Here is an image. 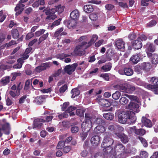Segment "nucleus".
I'll use <instances>...</instances> for the list:
<instances>
[{"instance_id": "obj_35", "label": "nucleus", "mask_w": 158, "mask_h": 158, "mask_svg": "<svg viewBox=\"0 0 158 158\" xmlns=\"http://www.w3.org/2000/svg\"><path fill=\"white\" fill-rule=\"evenodd\" d=\"M135 89V88L133 85L127 84L126 93H132Z\"/></svg>"}, {"instance_id": "obj_21", "label": "nucleus", "mask_w": 158, "mask_h": 158, "mask_svg": "<svg viewBox=\"0 0 158 158\" xmlns=\"http://www.w3.org/2000/svg\"><path fill=\"white\" fill-rule=\"evenodd\" d=\"M115 45L118 49H122L123 50L125 47V43L122 39L117 40L115 42Z\"/></svg>"}, {"instance_id": "obj_59", "label": "nucleus", "mask_w": 158, "mask_h": 158, "mask_svg": "<svg viewBox=\"0 0 158 158\" xmlns=\"http://www.w3.org/2000/svg\"><path fill=\"white\" fill-rule=\"evenodd\" d=\"M10 127L9 124L8 123H6L3 124L2 126L1 129L3 131H5L6 130L8 129Z\"/></svg>"}, {"instance_id": "obj_43", "label": "nucleus", "mask_w": 158, "mask_h": 158, "mask_svg": "<svg viewBox=\"0 0 158 158\" xmlns=\"http://www.w3.org/2000/svg\"><path fill=\"white\" fill-rule=\"evenodd\" d=\"M10 81L9 77L7 76L5 78H3L1 80V84L3 85H5L8 83Z\"/></svg>"}, {"instance_id": "obj_51", "label": "nucleus", "mask_w": 158, "mask_h": 158, "mask_svg": "<svg viewBox=\"0 0 158 158\" xmlns=\"http://www.w3.org/2000/svg\"><path fill=\"white\" fill-rule=\"evenodd\" d=\"M100 77L102 78L105 81H109V75L107 73L102 74L100 75Z\"/></svg>"}, {"instance_id": "obj_37", "label": "nucleus", "mask_w": 158, "mask_h": 158, "mask_svg": "<svg viewBox=\"0 0 158 158\" xmlns=\"http://www.w3.org/2000/svg\"><path fill=\"white\" fill-rule=\"evenodd\" d=\"M32 79L31 80L29 79L26 81L25 85V89H28L30 87H31L33 89H34L32 84Z\"/></svg>"}, {"instance_id": "obj_52", "label": "nucleus", "mask_w": 158, "mask_h": 158, "mask_svg": "<svg viewBox=\"0 0 158 158\" xmlns=\"http://www.w3.org/2000/svg\"><path fill=\"white\" fill-rule=\"evenodd\" d=\"M76 107L75 106H71L69 107L67 109L65 110V113L66 114H68L69 112H72L73 110H76Z\"/></svg>"}, {"instance_id": "obj_29", "label": "nucleus", "mask_w": 158, "mask_h": 158, "mask_svg": "<svg viewBox=\"0 0 158 158\" xmlns=\"http://www.w3.org/2000/svg\"><path fill=\"white\" fill-rule=\"evenodd\" d=\"M151 67L149 63H143L142 64L141 68L147 71L151 68Z\"/></svg>"}, {"instance_id": "obj_56", "label": "nucleus", "mask_w": 158, "mask_h": 158, "mask_svg": "<svg viewBox=\"0 0 158 158\" xmlns=\"http://www.w3.org/2000/svg\"><path fill=\"white\" fill-rule=\"evenodd\" d=\"M156 23V22L154 20H152L147 24V26L149 27H152L155 25Z\"/></svg>"}, {"instance_id": "obj_46", "label": "nucleus", "mask_w": 158, "mask_h": 158, "mask_svg": "<svg viewBox=\"0 0 158 158\" xmlns=\"http://www.w3.org/2000/svg\"><path fill=\"white\" fill-rule=\"evenodd\" d=\"M69 56V55L65 54L64 53H61L57 54L56 56V57L60 60H63L65 58Z\"/></svg>"}, {"instance_id": "obj_30", "label": "nucleus", "mask_w": 158, "mask_h": 158, "mask_svg": "<svg viewBox=\"0 0 158 158\" xmlns=\"http://www.w3.org/2000/svg\"><path fill=\"white\" fill-rule=\"evenodd\" d=\"M103 117L105 118L108 120H111L114 118V115L112 113H108L104 114Z\"/></svg>"}, {"instance_id": "obj_5", "label": "nucleus", "mask_w": 158, "mask_h": 158, "mask_svg": "<svg viewBox=\"0 0 158 158\" xmlns=\"http://www.w3.org/2000/svg\"><path fill=\"white\" fill-rule=\"evenodd\" d=\"M85 118V122L82 123L81 127L83 129H86L87 131H89L92 127V117L89 114L86 113Z\"/></svg>"}, {"instance_id": "obj_55", "label": "nucleus", "mask_w": 158, "mask_h": 158, "mask_svg": "<svg viewBox=\"0 0 158 158\" xmlns=\"http://www.w3.org/2000/svg\"><path fill=\"white\" fill-rule=\"evenodd\" d=\"M147 39V37L144 35L142 34L140 35L138 38L137 39L141 42L143 41H145Z\"/></svg>"}, {"instance_id": "obj_61", "label": "nucleus", "mask_w": 158, "mask_h": 158, "mask_svg": "<svg viewBox=\"0 0 158 158\" xmlns=\"http://www.w3.org/2000/svg\"><path fill=\"white\" fill-rule=\"evenodd\" d=\"M71 130L72 133H77L79 130V128L77 126H74L71 127Z\"/></svg>"}, {"instance_id": "obj_16", "label": "nucleus", "mask_w": 158, "mask_h": 158, "mask_svg": "<svg viewBox=\"0 0 158 158\" xmlns=\"http://www.w3.org/2000/svg\"><path fill=\"white\" fill-rule=\"evenodd\" d=\"M99 104L103 107H108L111 105V103L108 99H97Z\"/></svg>"}, {"instance_id": "obj_23", "label": "nucleus", "mask_w": 158, "mask_h": 158, "mask_svg": "<svg viewBox=\"0 0 158 158\" xmlns=\"http://www.w3.org/2000/svg\"><path fill=\"white\" fill-rule=\"evenodd\" d=\"M118 136L123 143H126L128 142L129 139L127 136L124 134H119Z\"/></svg>"}, {"instance_id": "obj_7", "label": "nucleus", "mask_w": 158, "mask_h": 158, "mask_svg": "<svg viewBox=\"0 0 158 158\" xmlns=\"http://www.w3.org/2000/svg\"><path fill=\"white\" fill-rule=\"evenodd\" d=\"M125 147L124 146L123 144L120 143H117L114 147V150H113L114 152H116L117 154V157L118 158H120L119 156L123 154L122 153H119V152H122L125 149Z\"/></svg>"}, {"instance_id": "obj_33", "label": "nucleus", "mask_w": 158, "mask_h": 158, "mask_svg": "<svg viewBox=\"0 0 158 158\" xmlns=\"http://www.w3.org/2000/svg\"><path fill=\"white\" fill-rule=\"evenodd\" d=\"M84 10L86 13H90L93 10V8L91 5H86L84 6Z\"/></svg>"}, {"instance_id": "obj_49", "label": "nucleus", "mask_w": 158, "mask_h": 158, "mask_svg": "<svg viewBox=\"0 0 158 158\" xmlns=\"http://www.w3.org/2000/svg\"><path fill=\"white\" fill-rule=\"evenodd\" d=\"M140 156L142 158H147L148 156V154L146 151H142L140 152Z\"/></svg>"}, {"instance_id": "obj_63", "label": "nucleus", "mask_w": 158, "mask_h": 158, "mask_svg": "<svg viewBox=\"0 0 158 158\" xmlns=\"http://www.w3.org/2000/svg\"><path fill=\"white\" fill-rule=\"evenodd\" d=\"M118 5L120 6L123 8H128V6L126 3H124L122 2H118Z\"/></svg>"}, {"instance_id": "obj_53", "label": "nucleus", "mask_w": 158, "mask_h": 158, "mask_svg": "<svg viewBox=\"0 0 158 158\" xmlns=\"http://www.w3.org/2000/svg\"><path fill=\"white\" fill-rule=\"evenodd\" d=\"M120 95V93L119 92L117 91L115 93L112 94V97L113 99H119Z\"/></svg>"}, {"instance_id": "obj_54", "label": "nucleus", "mask_w": 158, "mask_h": 158, "mask_svg": "<svg viewBox=\"0 0 158 158\" xmlns=\"http://www.w3.org/2000/svg\"><path fill=\"white\" fill-rule=\"evenodd\" d=\"M63 31V28L62 27L57 29L54 34V36L56 37H58Z\"/></svg>"}, {"instance_id": "obj_64", "label": "nucleus", "mask_w": 158, "mask_h": 158, "mask_svg": "<svg viewBox=\"0 0 158 158\" xmlns=\"http://www.w3.org/2000/svg\"><path fill=\"white\" fill-rule=\"evenodd\" d=\"M35 71L36 73H40L42 71H43L41 64L36 67L35 69Z\"/></svg>"}, {"instance_id": "obj_4", "label": "nucleus", "mask_w": 158, "mask_h": 158, "mask_svg": "<svg viewBox=\"0 0 158 158\" xmlns=\"http://www.w3.org/2000/svg\"><path fill=\"white\" fill-rule=\"evenodd\" d=\"M55 8H52L48 10L45 12L46 14L48 15L46 19L48 20H53L56 17V15L54 14L56 11L58 13H61L63 12L64 10V6H61L60 5H58L55 6Z\"/></svg>"}, {"instance_id": "obj_10", "label": "nucleus", "mask_w": 158, "mask_h": 158, "mask_svg": "<svg viewBox=\"0 0 158 158\" xmlns=\"http://www.w3.org/2000/svg\"><path fill=\"white\" fill-rule=\"evenodd\" d=\"M130 130L136 134V135H143L145 133V131L142 128L137 129L135 126H133L130 127Z\"/></svg>"}, {"instance_id": "obj_26", "label": "nucleus", "mask_w": 158, "mask_h": 158, "mask_svg": "<svg viewBox=\"0 0 158 158\" xmlns=\"http://www.w3.org/2000/svg\"><path fill=\"white\" fill-rule=\"evenodd\" d=\"M67 24L68 27L69 29H71L74 27L76 25V21L72 19L68 21Z\"/></svg>"}, {"instance_id": "obj_9", "label": "nucleus", "mask_w": 158, "mask_h": 158, "mask_svg": "<svg viewBox=\"0 0 158 158\" xmlns=\"http://www.w3.org/2000/svg\"><path fill=\"white\" fill-rule=\"evenodd\" d=\"M139 105L133 102H131L128 106V109L133 111V112L138 113L139 111Z\"/></svg>"}, {"instance_id": "obj_28", "label": "nucleus", "mask_w": 158, "mask_h": 158, "mask_svg": "<svg viewBox=\"0 0 158 158\" xmlns=\"http://www.w3.org/2000/svg\"><path fill=\"white\" fill-rule=\"evenodd\" d=\"M71 93L72 94L71 96L72 98H74L76 96H78L80 94V91L78 88H75L72 89L71 91Z\"/></svg>"}, {"instance_id": "obj_45", "label": "nucleus", "mask_w": 158, "mask_h": 158, "mask_svg": "<svg viewBox=\"0 0 158 158\" xmlns=\"http://www.w3.org/2000/svg\"><path fill=\"white\" fill-rule=\"evenodd\" d=\"M12 34L13 38L16 39L18 37L19 33L18 30L16 29H13L12 30Z\"/></svg>"}, {"instance_id": "obj_27", "label": "nucleus", "mask_w": 158, "mask_h": 158, "mask_svg": "<svg viewBox=\"0 0 158 158\" xmlns=\"http://www.w3.org/2000/svg\"><path fill=\"white\" fill-rule=\"evenodd\" d=\"M146 88L148 89L152 90H154V92L156 94H158V88H157L154 85L148 84Z\"/></svg>"}, {"instance_id": "obj_20", "label": "nucleus", "mask_w": 158, "mask_h": 158, "mask_svg": "<svg viewBox=\"0 0 158 158\" xmlns=\"http://www.w3.org/2000/svg\"><path fill=\"white\" fill-rule=\"evenodd\" d=\"M20 83H19L18 85V86L17 89L16 91H10V94L13 98H17L18 96L20 94L19 85H20Z\"/></svg>"}, {"instance_id": "obj_41", "label": "nucleus", "mask_w": 158, "mask_h": 158, "mask_svg": "<svg viewBox=\"0 0 158 158\" xmlns=\"http://www.w3.org/2000/svg\"><path fill=\"white\" fill-rule=\"evenodd\" d=\"M41 64L43 70H44L50 67L51 66V63L50 62H46L42 63Z\"/></svg>"}, {"instance_id": "obj_42", "label": "nucleus", "mask_w": 158, "mask_h": 158, "mask_svg": "<svg viewBox=\"0 0 158 158\" xmlns=\"http://www.w3.org/2000/svg\"><path fill=\"white\" fill-rule=\"evenodd\" d=\"M89 18L92 21H96L98 19V16L96 13H92L90 15Z\"/></svg>"}, {"instance_id": "obj_47", "label": "nucleus", "mask_w": 158, "mask_h": 158, "mask_svg": "<svg viewBox=\"0 0 158 158\" xmlns=\"http://www.w3.org/2000/svg\"><path fill=\"white\" fill-rule=\"evenodd\" d=\"M84 111L80 109H77L76 110V114L77 115L80 117H83L84 115Z\"/></svg>"}, {"instance_id": "obj_2", "label": "nucleus", "mask_w": 158, "mask_h": 158, "mask_svg": "<svg viewBox=\"0 0 158 158\" xmlns=\"http://www.w3.org/2000/svg\"><path fill=\"white\" fill-rule=\"evenodd\" d=\"M118 116L119 122L122 124H134L136 120L134 112L129 110L119 112Z\"/></svg>"}, {"instance_id": "obj_12", "label": "nucleus", "mask_w": 158, "mask_h": 158, "mask_svg": "<svg viewBox=\"0 0 158 158\" xmlns=\"http://www.w3.org/2000/svg\"><path fill=\"white\" fill-rule=\"evenodd\" d=\"M147 55L149 58H151L152 63L156 64L158 63V55L156 54H152L150 53H147Z\"/></svg>"}, {"instance_id": "obj_60", "label": "nucleus", "mask_w": 158, "mask_h": 158, "mask_svg": "<svg viewBox=\"0 0 158 158\" xmlns=\"http://www.w3.org/2000/svg\"><path fill=\"white\" fill-rule=\"evenodd\" d=\"M45 102V99H34L33 102L37 105H40Z\"/></svg>"}, {"instance_id": "obj_44", "label": "nucleus", "mask_w": 158, "mask_h": 158, "mask_svg": "<svg viewBox=\"0 0 158 158\" xmlns=\"http://www.w3.org/2000/svg\"><path fill=\"white\" fill-rule=\"evenodd\" d=\"M138 139L140 140L144 147H147L148 146V143L145 139L141 137H139Z\"/></svg>"}, {"instance_id": "obj_1", "label": "nucleus", "mask_w": 158, "mask_h": 158, "mask_svg": "<svg viewBox=\"0 0 158 158\" xmlns=\"http://www.w3.org/2000/svg\"><path fill=\"white\" fill-rule=\"evenodd\" d=\"M104 139L102 143L101 146L103 148V155H108L110 158H118L117 154L114 152L113 148L111 146L114 143V140L110 136V133L109 132H105L103 134Z\"/></svg>"}, {"instance_id": "obj_13", "label": "nucleus", "mask_w": 158, "mask_h": 158, "mask_svg": "<svg viewBox=\"0 0 158 158\" xmlns=\"http://www.w3.org/2000/svg\"><path fill=\"white\" fill-rule=\"evenodd\" d=\"M101 139V138L98 135H95L91 138L90 141L91 143L94 146H96L99 143Z\"/></svg>"}, {"instance_id": "obj_62", "label": "nucleus", "mask_w": 158, "mask_h": 158, "mask_svg": "<svg viewBox=\"0 0 158 158\" xmlns=\"http://www.w3.org/2000/svg\"><path fill=\"white\" fill-rule=\"evenodd\" d=\"M61 20L60 19H59L58 20L55 21L54 22L51 26V27H52L54 26H56L60 24V23Z\"/></svg>"}, {"instance_id": "obj_11", "label": "nucleus", "mask_w": 158, "mask_h": 158, "mask_svg": "<svg viewBox=\"0 0 158 158\" xmlns=\"http://www.w3.org/2000/svg\"><path fill=\"white\" fill-rule=\"evenodd\" d=\"M42 122H45V121L43 119L37 118L35 119L34 121L33 128V129L37 128L38 129H40L43 125Z\"/></svg>"}, {"instance_id": "obj_18", "label": "nucleus", "mask_w": 158, "mask_h": 158, "mask_svg": "<svg viewBox=\"0 0 158 158\" xmlns=\"http://www.w3.org/2000/svg\"><path fill=\"white\" fill-rule=\"evenodd\" d=\"M127 84L125 83L124 84H118L116 85L115 88L120 91L123 92H126L127 88Z\"/></svg>"}, {"instance_id": "obj_15", "label": "nucleus", "mask_w": 158, "mask_h": 158, "mask_svg": "<svg viewBox=\"0 0 158 158\" xmlns=\"http://www.w3.org/2000/svg\"><path fill=\"white\" fill-rule=\"evenodd\" d=\"M141 59L140 53H137L133 55L130 59V60L134 64H136L139 62Z\"/></svg>"}, {"instance_id": "obj_39", "label": "nucleus", "mask_w": 158, "mask_h": 158, "mask_svg": "<svg viewBox=\"0 0 158 158\" xmlns=\"http://www.w3.org/2000/svg\"><path fill=\"white\" fill-rule=\"evenodd\" d=\"M125 75L130 76L132 75L133 72L132 69L130 68H125Z\"/></svg>"}, {"instance_id": "obj_31", "label": "nucleus", "mask_w": 158, "mask_h": 158, "mask_svg": "<svg viewBox=\"0 0 158 158\" xmlns=\"http://www.w3.org/2000/svg\"><path fill=\"white\" fill-rule=\"evenodd\" d=\"M32 48H28L26 49L23 55V57L22 58L25 60L27 59L29 57L28 54L31 51Z\"/></svg>"}, {"instance_id": "obj_34", "label": "nucleus", "mask_w": 158, "mask_h": 158, "mask_svg": "<svg viewBox=\"0 0 158 158\" xmlns=\"http://www.w3.org/2000/svg\"><path fill=\"white\" fill-rule=\"evenodd\" d=\"M150 82L157 88H158V78L153 77L151 78Z\"/></svg>"}, {"instance_id": "obj_25", "label": "nucleus", "mask_w": 158, "mask_h": 158, "mask_svg": "<svg viewBox=\"0 0 158 158\" xmlns=\"http://www.w3.org/2000/svg\"><path fill=\"white\" fill-rule=\"evenodd\" d=\"M79 16V14L77 10H75L72 11L70 14V17L72 19L77 20Z\"/></svg>"}, {"instance_id": "obj_24", "label": "nucleus", "mask_w": 158, "mask_h": 158, "mask_svg": "<svg viewBox=\"0 0 158 158\" xmlns=\"http://www.w3.org/2000/svg\"><path fill=\"white\" fill-rule=\"evenodd\" d=\"M22 57L19 58L17 60L18 63L16 64L13 65V68L14 69H20L22 67L23 64L24 62V60H25Z\"/></svg>"}, {"instance_id": "obj_14", "label": "nucleus", "mask_w": 158, "mask_h": 158, "mask_svg": "<svg viewBox=\"0 0 158 158\" xmlns=\"http://www.w3.org/2000/svg\"><path fill=\"white\" fill-rule=\"evenodd\" d=\"M141 122L146 127L150 128L152 126V124L151 121L145 117L143 116L142 117Z\"/></svg>"}, {"instance_id": "obj_36", "label": "nucleus", "mask_w": 158, "mask_h": 158, "mask_svg": "<svg viewBox=\"0 0 158 158\" xmlns=\"http://www.w3.org/2000/svg\"><path fill=\"white\" fill-rule=\"evenodd\" d=\"M95 123L98 125H104L105 124V120L101 118H97L95 121Z\"/></svg>"}, {"instance_id": "obj_32", "label": "nucleus", "mask_w": 158, "mask_h": 158, "mask_svg": "<svg viewBox=\"0 0 158 158\" xmlns=\"http://www.w3.org/2000/svg\"><path fill=\"white\" fill-rule=\"evenodd\" d=\"M112 67L111 64L110 63H109L106 64L105 65L101 67V69L104 72H107L110 71Z\"/></svg>"}, {"instance_id": "obj_22", "label": "nucleus", "mask_w": 158, "mask_h": 158, "mask_svg": "<svg viewBox=\"0 0 158 158\" xmlns=\"http://www.w3.org/2000/svg\"><path fill=\"white\" fill-rule=\"evenodd\" d=\"M132 44L134 48L136 49H139L142 46L141 42L138 39L134 41Z\"/></svg>"}, {"instance_id": "obj_8", "label": "nucleus", "mask_w": 158, "mask_h": 158, "mask_svg": "<svg viewBox=\"0 0 158 158\" xmlns=\"http://www.w3.org/2000/svg\"><path fill=\"white\" fill-rule=\"evenodd\" d=\"M77 65V63L67 65L64 68V71L68 74L70 75L75 71Z\"/></svg>"}, {"instance_id": "obj_17", "label": "nucleus", "mask_w": 158, "mask_h": 158, "mask_svg": "<svg viewBox=\"0 0 158 158\" xmlns=\"http://www.w3.org/2000/svg\"><path fill=\"white\" fill-rule=\"evenodd\" d=\"M144 48L146 49V51L153 52L155 50V48L152 43L148 42L146 45L144 46Z\"/></svg>"}, {"instance_id": "obj_50", "label": "nucleus", "mask_w": 158, "mask_h": 158, "mask_svg": "<svg viewBox=\"0 0 158 158\" xmlns=\"http://www.w3.org/2000/svg\"><path fill=\"white\" fill-rule=\"evenodd\" d=\"M65 142L63 141H60L56 147V148L58 149H61L64 147L65 145Z\"/></svg>"}, {"instance_id": "obj_58", "label": "nucleus", "mask_w": 158, "mask_h": 158, "mask_svg": "<svg viewBox=\"0 0 158 158\" xmlns=\"http://www.w3.org/2000/svg\"><path fill=\"white\" fill-rule=\"evenodd\" d=\"M68 87L66 85H64L60 89V92L61 94L64 93L67 89Z\"/></svg>"}, {"instance_id": "obj_38", "label": "nucleus", "mask_w": 158, "mask_h": 158, "mask_svg": "<svg viewBox=\"0 0 158 158\" xmlns=\"http://www.w3.org/2000/svg\"><path fill=\"white\" fill-rule=\"evenodd\" d=\"M122 97L120 99H126V97L129 99H138L136 96L133 95H131L129 94H124L122 95Z\"/></svg>"}, {"instance_id": "obj_19", "label": "nucleus", "mask_w": 158, "mask_h": 158, "mask_svg": "<svg viewBox=\"0 0 158 158\" xmlns=\"http://www.w3.org/2000/svg\"><path fill=\"white\" fill-rule=\"evenodd\" d=\"M106 131L105 127L101 125H98L94 129V132L96 134H99L104 133Z\"/></svg>"}, {"instance_id": "obj_3", "label": "nucleus", "mask_w": 158, "mask_h": 158, "mask_svg": "<svg viewBox=\"0 0 158 158\" xmlns=\"http://www.w3.org/2000/svg\"><path fill=\"white\" fill-rule=\"evenodd\" d=\"M98 39V36L96 35L92 36V38L88 44L85 41H82L81 44L76 47L74 52L76 55H83L85 53V50L94 43Z\"/></svg>"}, {"instance_id": "obj_48", "label": "nucleus", "mask_w": 158, "mask_h": 158, "mask_svg": "<svg viewBox=\"0 0 158 158\" xmlns=\"http://www.w3.org/2000/svg\"><path fill=\"white\" fill-rule=\"evenodd\" d=\"M45 31L44 29H40V30L36 31L35 33V35L37 37H39L44 34Z\"/></svg>"}, {"instance_id": "obj_57", "label": "nucleus", "mask_w": 158, "mask_h": 158, "mask_svg": "<svg viewBox=\"0 0 158 158\" xmlns=\"http://www.w3.org/2000/svg\"><path fill=\"white\" fill-rule=\"evenodd\" d=\"M149 1L153 2V0H142L141 5L142 6H147L148 5V2Z\"/></svg>"}, {"instance_id": "obj_40", "label": "nucleus", "mask_w": 158, "mask_h": 158, "mask_svg": "<svg viewBox=\"0 0 158 158\" xmlns=\"http://www.w3.org/2000/svg\"><path fill=\"white\" fill-rule=\"evenodd\" d=\"M48 33L47 32L46 34H44L41 36L39 39L38 44H40L41 42L46 39L48 37Z\"/></svg>"}, {"instance_id": "obj_6", "label": "nucleus", "mask_w": 158, "mask_h": 158, "mask_svg": "<svg viewBox=\"0 0 158 158\" xmlns=\"http://www.w3.org/2000/svg\"><path fill=\"white\" fill-rule=\"evenodd\" d=\"M28 0H20L19 3L17 5L15 8V11L16 12V15L17 16L20 14L23 10L25 5L23 3L27 2Z\"/></svg>"}]
</instances>
